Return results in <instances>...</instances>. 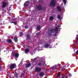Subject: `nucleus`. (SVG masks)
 <instances>
[{
  "label": "nucleus",
  "mask_w": 78,
  "mask_h": 78,
  "mask_svg": "<svg viewBox=\"0 0 78 78\" xmlns=\"http://www.w3.org/2000/svg\"><path fill=\"white\" fill-rule=\"evenodd\" d=\"M41 26L40 25L37 26V31H39L41 29Z\"/></svg>",
  "instance_id": "obj_14"
},
{
  "label": "nucleus",
  "mask_w": 78,
  "mask_h": 78,
  "mask_svg": "<svg viewBox=\"0 0 78 78\" xmlns=\"http://www.w3.org/2000/svg\"><path fill=\"white\" fill-rule=\"evenodd\" d=\"M57 9L58 11L61 12V8L60 7V6H58L57 7Z\"/></svg>",
  "instance_id": "obj_12"
},
{
  "label": "nucleus",
  "mask_w": 78,
  "mask_h": 78,
  "mask_svg": "<svg viewBox=\"0 0 78 78\" xmlns=\"http://www.w3.org/2000/svg\"><path fill=\"white\" fill-rule=\"evenodd\" d=\"M36 72H41L42 70V69L40 68L39 67H37L35 70Z\"/></svg>",
  "instance_id": "obj_6"
},
{
  "label": "nucleus",
  "mask_w": 78,
  "mask_h": 78,
  "mask_svg": "<svg viewBox=\"0 0 78 78\" xmlns=\"http://www.w3.org/2000/svg\"><path fill=\"white\" fill-rule=\"evenodd\" d=\"M30 51V50L28 48L25 49L24 50V53H26V54H28V53Z\"/></svg>",
  "instance_id": "obj_11"
},
{
  "label": "nucleus",
  "mask_w": 78,
  "mask_h": 78,
  "mask_svg": "<svg viewBox=\"0 0 78 78\" xmlns=\"http://www.w3.org/2000/svg\"><path fill=\"white\" fill-rule=\"evenodd\" d=\"M55 36H56V34L58 33V27H56L55 29Z\"/></svg>",
  "instance_id": "obj_8"
},
{
  "label": "nucleus",
  "mask_w": 78,
  "mask_h": 78,
  "mask_svg": "<svg viewBox=\"0 0 78 78\" xmlns=\"http://www.w3.org/2000/svg\"><path fill=\"white\" fill-rule=\"evenodd\" d=\"M31 63H28V64H26L25 66V68H28L29 67H30V66H31Z\"/></svg>",
  "instance_id": "obj_10"
},
{
  "label": "nucleus",
  "mask_w": 78,
  "mask_h": 78,
  "mask_svg": "<svg viewBox=\"0 0 78 78\" xmlns=\"http://www.w3.org/2000/svg\"><path fill=\"white\" fill-rule=\"evenodd\" d=\"M44 75V73L43 72H41L39 74V76L41 77H43Z\"/></svg>",
  "instance_id": "obj_13"
},
{
  "label": "nucleus",
  "mask_w": 78,
  "mask_h": 78,
  "mask_svg": "<svg viewBox=\"0 0 78 78\" xmlns=\"http://www.w3.org/2000/svg\"><path fill=\"white\" fill-rule=\"evenodd\" d=\"M29 27V26L28 25H27L25 26L24 28H25V29H28Z\"/></svg>",
  "instance_id": "obj_29"
},
{
  "label": "nucleus",
  "mask_w": 78,
  "mask_h": 78,
  "mask_svg": "<svg viewBox=\"0 0 78 78\" xmlns=\"http://www.w3.org/2000/svg\"><path fill=\"white\" fill-rule=\"evenodd\" d=\"M37 59V58H35L34 59H33V61L34 62H37V61H36V60Z\"/></svg>",
  "instance_id": "obj_23"
},
{
  "label": "nucleus",
  "mask_w": 78,
  "mask_h": 78,
  "mask_svg": "<svg viewBox=\"0 0 78 78\" xmlns=\"http://www.w3.org/2000/svg\"><path fill=\"white\" fill-rule=\"evenodd\" d=\"M7 4V3L6 2H3L2 4V8H6V5Z\"/></svg>",
  "instance_id": "obj_5"
},
{
  "label": "nucleus",
  "mask_w": 78,
  "mask_h": 78,
  "mask_svg": "<svg viewBox=\"0 0 78 78\" xmlns=\"http://www.w3.org/2000/svg\"><path fill=\"white\" fill-rule=\"evenodd\" d=\"M23 35V33L22 32H20V37H22V36Z\"/></svg>",
  "instance_id": "obj_26"
},
{
  "label": "nucleus",
  "mask_w": 78,
  "mask_h": 78,
  "mask_svg": "<svg viewBox=\"0 0 78 78\" xmlns=\"http://www.w3.org/2000/svg\"><path fill=\"white\" fill-rule=\"evenodd\" d=\"M72 76V74L71 73H70L69 75H68V76Z\"/></svg>",
  "instance_id": "obj_37"
},
{
  "label": "nucleus",
  "mask_w": 78,
  "mask_h": 78,
  "mask_svg": "<svg viewBox=\"0 0 78 78\" xmlns=\"http://www.w3.org/2000/svg\"><path fill=\"white\" fill-rule=\"evenodd\" d=\"M14 41L15 42H17L18 41V39H17V37H14Z\"/></svg>",
  "instance_id": "obj_15"
},
{
  "label": "nucleus",
  "mask_w": 78,
  "mask_h": 78,
  "mask_svg": "<svg viewBox=\"0 0 78 78\" xmlns=\"http://www.w3.org/2000/svg\"><path fill=\"white\" fill-rule=\"evenodd\" d=\"M27 39H30V34H28L27 35Z\"/></svg>",
  "instance_id": "obj_16"
},
{
  "label": "nucleus",
  "mask_w": 78,
  "mask_h": 78,
  "mask_svg": "<svg viewBox=\"0 0 78 78\" xmlns=\"http://www.w3.org/2000/svg\"><path fill=\"white\" fill-rule=\"evenodd\" d=\"M42 7L41 5H38L37 7V9L38 10H41L42 9Z\"/></svg>",
  "instance_id": "obj_9"
},
{
  "label": "nucleus",
  "mask_w": 78,
  "mask_h": 78,
  "mask_svg": "<svg viewBox=\"0 0 78 78\" xmlns=\"http://www.w3.org/2000/svg\"><path fill=\"white\" fill-rule=\"evenodd\" d=\"M23 74H21V76H23Z\"/></svg>",
  "instance_id": "obj_41"
},
{
  "label": "nucleus",
  "mask_w": 78,
  "mask_h": 78,
  "mask_svg": "<svg viewBox=\"0 0 78 78\" xmlns=\"http://www.w3.org/2000/svg\"><path fill=\"white\" fill-rule=\"evenodd\" d=\"M62 78H67V76H64V77H62Z\"/></svg>",
  "instance_id": "obj_35"
},
{
  "label": "nucleus",
  "mask_w": 78,
  "mask_h": 78,
  "mask_svg": "<svg viewBox=\"0 0 78 78\" xmlns=\"http://www.w3.org/2000/svg\"><path fill=\"white\" fill-rule=\"evenodd\" d=\"M44 62L42 61L40 62H39L37 64V66H40V67H41L42 66H43L44 65Z\"/></svg>",
  "instance_id": "obj_7"
},
{
  "label": "nucleus",
  "mask_w": 78,
  "mask_h": 78,
  "mask_svg": "<svg viewBox=\"0 0 78 78\" xmlns=\"http://www.w3.org/2000/svg\"><path fill=\"white\" fill-rule=\"evenodd\" d=\"M48 42H51V39H49L48 40Z\"/></svg>",
  "instance_id": "obj_36"
},
{
  "label": "nucleus",
  "mask_w": 78,
  "mask_h": 78,
  "mask_svg": "<svg viewBox=\"0 0 78 78\" xmlns=\"http://www.w3.org/2000/svg\"><path fill=\"white\" fill-rule=\"evenodd\" d=\"M12 41V40L11 39H9L8 40V42H9V43H11Z\"/></svg>",
  "instance_id": "obj_31"
},
{
  "label": "nucleus",
  "mask_w": 78,
  "mask_h": 78,
  "mask_svg": "<svg viewBox=\"0 0 78 78\" xmlns=\"http://www.w3.org/2000/svg\"><path fill=\"white\" fill-rule=\"evenodd\" d=\"M67 67V66H65L63 67V69L64 70H67V69H66V68Z\"/></svg>",
  "instance_id": "obj_33"
},
{
  "label": "nucleus",
  "mask_w": 78,
  "mask_h": 78,
  "mask_svg": "<svg viewBox=\"0 0 78 78\" xmlns=\"http://www.w3.org/2000/svg\"><path fill=\"white\" fill-rule=\"evenodd\" d=\"M75 44H76V45H77V43L78 42V39L77 38H76L75 39Z\"/></svg>",
  "instance_id": "obj_22"
},
{
  "label": "nucleus",
  "mask_w": 78,
  "mask_h": 78,
  "mask_svg": "<svg viewBox=\"0 0 78 78\" xmlns=\"http://www.w3.org/2000/svg\"><path fill=\"white\" fill-rule=\"evenodd\" d=\"M11 23H14L15 25H16L17 24V22H11Z\"/></svg>",
  "instance_id": "obj_24"
},
{
  "label": "nucleus",
  "mask_w": 78,
  "mask_h": 78,
  "mask_svg": "<svg viewBox=\"0 0 78 78\" xmlns=\"http://www.w3.org/2000/svg\"><path fill=\"white\" fill-rule=\"evenodd\" d=\"M51 35H52L51 33L49 34V36H51Z\"/></svg>",
  "instance_id": "obj_40"
},
{
  "label": "nucleus",
  "mask_w": 78,
  "mask_h": 78,
  "mask_svg": "<svg viewBox=\"0 0 78 78\" xmlns=\"http://www.w3.org/2000/svg\"><path fill=\"white\" fill-rule=\"evenodd\" d=\"M2 66H0V70H2Z\"/></svg>",
  "instance_id": "obj_38"
},
{
  "label": "nucleus",
  "mask_w": 78,
  "mask_h": 78,
  "mask_svg": "<svg viewBox=\"0 0 78 78\" xmlns=\"http://www.w3.org/2000/svg\"><path fill=\"white\" fill-rule=\"evenodd\" d=\"M16 67V63H12L11 64L10 66V69H13Z\"/></svg>",
  "instance_id": "obj_2"
},
{
  "label": "nucleus",
  "mask_w": 78,
  "mask_h": 78,
  "mask_svg": "<svg viewBox=\"0 0 78 78\" xmlns=\"http://www.w3.org/2000/svg\"><path fill=\"white\" fill-rule=\"evenodd\" d=\"M14 75H15V76H16V78H18V75H17V73L15 74Z\"/></svg>",
  "instance_id": "obj_30"
},
{
  "label": "nucleus",
  "mask_w": 78,
  "mask_h": 78,
  "mask_svg": "<svg viewBox=\"0 0 78 78\" xmlns=\"http://www.w3.org/2000/svg\"><path fill=\"white\" fill-rule=\"evenodd\" d=\"M40 44H44V40H41L40 41Z\"/></svg>",
  "instance_id": "obj_21"
},
{
  "label": "nucleus",
  "mask_w": 78,
  "mask_h": 78,
  "mask_svg": "<svg viewBox=\"0 0 78 78\" xmlns=\"http://www.w3.org/2000/svg\"><path fill=\"white\" fill-rule=\"evenodd\" d=\"M40 34V32H38V33H37L36 35L37 36H38V35H39Z\"/></svg>",
  "instance_id": "obj_34"
},
{
  "label": "nucleus",
  "mask_w": 78,
  "mask_h": 78,
  "mask_svg": "<svg viewBox=\"0 0 78 78\" xmlns=\"http://www.w3.org/2000/svg\"><path fill=\"white\" fill-rule=\"evenodd\" d=\"M55 67H54V66L52 67H51V69L52 70H55Z\"/></svg>",
  "instance_id": "obj_32"
},
{
  "label": "nucleus",
  "mask_w": 78,
  "mask_h": 78,
  "mask_svg": "<svg viewBox=\"0 0 78 78\" xmlns=\"http://www.w3.org/2000/svg\"><path fill=\"white\" fill-rule=\"evenodd\" d=\"M64 3V5H66V0H62Z\"/></svg>",
  "instance_id": "obj_25"
},
{
  "label": "nucleus",
  "mask_w": 78,
  "mask_h": 78,
  "mask_svg": "<svg viewBox=\"0 0 78 78\" xmlns=\"http://www.w3.org/2000/svg\"><path fill=\"white\" fill-rule=\"evenodd\" d=\"M1 58H0V61H1Z\"/></svg>",
  "instance_id": "obj_42"
},
{
  "label": "nucleus",
  "mask_w": 78,
  "mask_h": 78,
  "mask_svg": "<svg viewBox=\"0 0 78 78\" xmlns=\"http://www.w3.org/2000/svg\"><path fill=\"white\" fill-rule=\"evenodd\" d=\"M76 38L77 39H78V35H76Z\"/></svg>",
  "instance_id": "obj_39"
},
{
  "label": "nucleus",
  "mask_w": 78,
  "mask_h": 78,
  "mask_svg": "<svg viewBox=\"0 0 78 78\" xmlns=\"http://www.w3.org/2000/svg\"><path fill=\"white\" fill-rule=\"evenodd\" d=\"M53 66L54 68L55 69H58V65H55Z\"/></svg>",
  "instance_id": "obj_18"
},
{
  "label": "nucleus",
  "mask_w": 78,
  "mask_h": 78,
  "mask_svg": "<svg viewBox=\"0 0 78 78\" xmlns=\"http://www.w3.org/2000/svg\"><path fill=\"white\" fill-rule=\"evenodd\" d=\"M53 19H54V17H53V16H51L50 17L49 20H51V21L53 20Z\"/></svg>",
  "instance_id": "obj_19"
},
{
  "label": "nucleus",
  "mask_w": 78,
  "mask_h": 78,
  "mask_svg": "<svg viewBox=\"0 0 78 78\" xmlns=\"http://www.w3.org/2000/svg\"><path fill=\"white\" fill-rule=\"evenodd\" d=\"M50 32L51 33H55V30H54V29H52L50 30Z\"/></svg>",
  "instance_id": "obj_20"
},
{
  "label": "nucleus",
  "mask_w": 78,
  "mask_h": 78,
  "mask_svg": "<svg viewBox=\"0 0 78 78\" xmlns=\"http://www.w3.org/2000/svg\"><path fill=\"white\" fill-rule=\"evenodd\" d=\"M44 47L46 48H48L49 47V44H47L44 45Z\"/></svg>",
  "instance_id": "obj_17"
},
{
  "label": "nucleus",
  "mask_w": 78,
  "mask_h": 78,
  "mask_svg": "<svg viewBox=\"0 0 78 78\" xmlns=\"http://www.w3.org/2000/svg\"><path fill=\"white\" fill-rule=\"evenodd\" d=\"M12 56H15V57H16V58H18L19 57V53L17 52H13L12 53Z\"/></svg>",
  "instance_id": "obj_3"
},
{
  "label": "nucleus",
  "mask_w": 78,
  "mask_h": 78,
  "mask_svg": "<svg viewBox=\"0 0 78 78\" xmlns=\"http://www.w3.org/2000/svg\"><path fill=\"white\" fill-rule=\"evenodd\" d=\"M61 75V74H60V72H59V73L57 75V77H59Z\"/></svg>",
  "instance_id": "obj_27"
},
{
  "label": "nucleus",
  "mask_w": 78,
  "mask_h": 78,
  "mask_svg": "<svg viewBox=\"0 0 78 78\" xmlns=\"http://www.w3.org/2000/svg\"><path fill=\"white\" fill-rule=\"evenodd\" d=\"M58 17V19H61V16L59 15H58V16H57Z\"/></svg>",
  "instance_id": "obj_28"
},
{
  "label": "nucleus",
  "mask_w": 78,
  "mask_h": 78,
  "mask_svg": "<svg viewBox=\"0 0 78 78\" xmlns=\"http://www.w3.org/2000/svg\"><path fill=\"white\" fill-rule=\"evenodd\" d=\"M50 5L51 6H56V0H52L50 3Z\"/></svg>",
  "instance_id": "obj_1"
},
{
  "label": "nucleus",
  "mask_w": 78,
  "mask_h": 78,
  "mask_svg": "<svg viewBox=\"0 0 78 78\" xmlns=\"http://www.w3.org/2000/svg\"><path fill=\"white\" fill-rule=\"evenodd\" d=\"M30 5V1H26L24 4V6L25 7H27L29 6Z\"/></svg>",
  "instance_id": "obj_4"
}]
</instances>
